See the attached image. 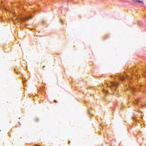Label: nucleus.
<instances>
[{
    "instance_id": "nucleus-1",
    "label": "nucleus",
    "mask_w": 146,
    "mask_h": 146,
    "mask_svg": "<svg viewBox=\"0 0 146 146\" xmlns=\"http://www.w3.org/2000/svg\"><path fill=\"white\" fill-rule=\"evenodd\" d=\"M111 85L113 87H116L118 85V84L117 83L115 82H112Z\"/></svg>"
},
{
    "instance_id": "nucleus-2",
    "label": "nucleus",
    "mask_w": 146,
    "mask_h": 146,
    "mask_svg": "<svg viewBox=\"0 0 146 146\" xmlns=\"http://www.w3.org/2000/svg\"><path fill=\"white\" fill-rule=\"evenodd\" d=\"M32 16H29V17H26L24 19V20H28L29 19H31V18H32Z\"/></svg>"
},
{
    "instance_id": "nucleus-3",
    "label": "nucleus",
    "mask_w": 146,
    "mask_h": 146,
    "mask_svg": "<svg viewBox=\"0 0 146 146\" xmlns=\"http://www.w3.org/2000/svg\"><path fill=\"white\" fill-rule=\"evenodd\" d=\"M133 1L135 2H137L138 3H143V1L139 0H134Z\"/></svg>"
},
{
    "instance_id": "nucleus-4",
    "label": "nucleus",
    "mask_w": 146,
    "mask_h": 146,
    "mask_svg": "<svg viewBox=\"0 0 146 146\" xmlns=\"http://www.w3.org/2000/svg\"><path fill=\"white\" fill-rule=\"evenodd\" d=\"M45 23V21H43L42 22V24H43L44 23Z\"/></svg>"
},
{
    "instance_id": "nucleus-5",
    "label": "nucleus",
    "mask_w": 146,
    "mask_h": 146,
    "mask_svg": "<svg viewBox=\"0 0 146 146\" xmlns=\"http://www.w3.org/2000/svg\"><path fill=\"white\" fill-rule=\"evenodd\" d=\"M35 121H38V118H36V119H35Z\"/></svg>"
},
{
    "instance_id": "nucleus-6",
    "label": "nucleus",
    "mask_w": 146,
    "mask_h": 146,
    "mask_svg": "<svg viewBox=\"0 0 146 146\" xmlns=\"http://www.w3.org/2000/svg\"><path fill=\"white\" fill-rule=\"evenodd\" d=\"M54 102H57L56 101V100H54Z\"/></svg>"
},
{
    "instance_id": "nucleus-7",
    "label": "nucleus",
    "mask_w": 146,
    "mask_h": 146,
    "mask_svg": "<svg viewBox=\"0 0 146 146\" xmlns=\"http://www.w3.org/2000/svg\"><path fill=\"white\" fill-rule=\"evenodd\" d=\"M34 146H38V145H35Z\"/></svg>"
},
{
    "instance_id": "nucleus-8",
    "label": "nucleus",
    "mask_w": 146,
    "mask_h": 146,
    "mask_svg": "<svg viewBox=\"0 0 146 146\" xmlns=\"http://www.w3.org/2000/svg\"><path fill=\"white\" fill-rule=\"evenodd\" d=\"M122 80H124V78H122Z\"/></svg>"
},
{
    "instance_id": "nucleus-9",
    "label": "nucleus",
    "mask_w": 146,
    "mask_h": 146,
    "mask_svg": "<svg viewBox=\"0 0 146 146\" xmlns=\"http://www.w3.org/2000/svg\"><path fill=\"white\" fill-rule=\"evenodd\" d=\"M44 66H43V68H44Z\"/></svg>"
}]
</instances>
